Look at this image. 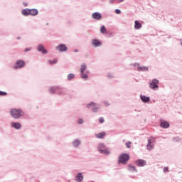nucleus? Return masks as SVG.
Wrapping results in <instances>:
<instances>
[{"instance_id": "nucleus-1", "label": "nucleus", "mask_w": 182, "mask_h": 182, "mask_svg": "<svg viewBox=\"0 0 182 182\" xmlns=\"http://www.w3.org/2000/svg\"><path fill=\"white\" fill-rule=\"evenodd\" d=\"M10 114L14 119H19L21 116H23L24 113L21 109H11Z\"/></svg>"}, {"instance_id": "nucleus-2", "label": "nucleus", "mask_w": 182, "mask_h": 182, "mask_svg": "<svg viewBox=\"0 0 182 182\" xmlns=\"http://www.w3.org/2000/svg\"><path fill=\"white\" fill-rule=\"evenodd\" d=\"M129 160H130V155L128 154H121L118 158V163L119 164H127Z\"/></svg>"}, {"instance_id": "nucleus-3", "label": "nucleus", "mask_w": 182, "mask_h": 182, "mask_svg": "<svg viewBox=\"0 0 182 182\" xmlns=\"http://www.w3.org/2000/svg\"><path fill=\"white\" fill-rule=\"evenodd\" d=\"M97 150L101 153V154H110V151L109 149H106V145L103 143H100L98 144Z\"/></svg>"}, {"instance_id": "nucleus-4", "label": "nucleus", "mask_w": 182, "mask_h": 182, "mask_svg": "<svg viewBox=\"0 0 182 182\" xmlns=\"http://www.w3.org/2000/svg\"><path fill=\"white\" fill-rule=\"evenodd\" d=\"M149 87L154 90H155V89H159V80H152V82L149 84Z\"/></svg>"}, {"instance_id": "nucleus-5", "label": "nucleus", "mask_w": 182, "mask_h": 182, "mask_svg": "<svg viewBox=\"0 0 182 182\" xmlns=\"http://www.w3.org/2000/svg\"><path fill=\"white\" fill-rule=\"evenodd\" d=\"M25 66V61L18 60L16 63V65L14 66V69H21Z\"/></svg>"}, {"instance_id": "nucleus-6", "label": "nucleus", "mask_w": 182, "mask_h": 182, "mask_svg": "<svg viewBox=\"0 0 182 182\" xmlns=\"http://www.w3.org/2000/svg\"><path fill=\"white\" fill-rule=\"evenodd\" d=\"M50 92L60 95V93H62V89L59 88L58 87H53L50 88Z\"/></svg>"}, {"instance_id": "nucleus-7", "label": "nucleus", "mask_w": 182, "mask_h": 182, "mask_svg": "<svg viewBox=\"0 0 182 182\" xmlns=\"http://www.w3.org/2000/svg\"><path fill=\"white\" fill-rule=\"evenodd\" d=\"M153 141V137H150L149 139H148V143L146 144V150H149L150 151V150H153V149H154L153 147V144H151Z\"/></svg>"}, {"instance_id": "nucleus-8", "label": "nucleus", "mask_w": 182, "mask_h": 182, "mask_svg": "<svg viewBox=\"0 0 182 182\" xmlns=\"http://www.w3.org/2000/svg\"><path fill=\"white\" fill-rule=\"evenodd\" d=\"M56 49L60 52H66V50H68V47H66V45L65 44H60L56 47Z\"/></svg>"}, {"instance_id": "nucleus-9", "label": "nucleus", "mask_w": 182, "mask_h": 182, "mask_svg": "<svg viewBox=\"0 0 182 182\" xmlns=\"http://www.w3.org/2000/svg\"><path fill=\"white\" fill-rule=\"evenodd\" d=\"M160 126L163 129H168L170 127V123L167 121L161 120Z\"/></svg>"}, {"instance_id": "nucleus-10", "label": "nucleus", "mask_w": 182, "mask_h": 182, "mask_svg": "<svg viewBox=\"0 0 182 182\" xmlns=\"http://www.w3.org/2000/svg\"><path fill=\"white\" fill-rule=\"evenodd\" d=\"M37 50H38V52H42L43 55H46V53H48V50L45 49V47H43V45H39L37 47Z\"/></svg>"}, {"instance_id": "nucleus-11", "label": "nucleus", "mask_w": 182, "mask_h": 182, "mask_svg": "<svg viewBox=\"0 0 182 182\" xmlns=\"http://www.w3.org/2000/svg\"><path fill=\"white\" fill-rule=\"evenodd\" d=\"M140 99L143 103H149L150 102V97H146V95H141Z\"/></svg>"}, {"instance_id": "nucleus-12", "label": "nucleus", "mask_w": 182, "mask_h": 182, "mask_svg": "<svg viewBox=\"0 0 182 182\" xmlns=\"http://www.w3.org/2000/svg\"><path fill=\"white\" fill-rule=\"evenodd\" d=\"M147 164V162L143 159H138L137 160V166L138 167H144Z\"/></svg>"}, {"instance_id": "nucleus-13", "label": "nucleus", "mask_w": 182, "mask_h": 182, "mask_svg": "<svg viewBox=\"0 0 182 182\" xmlns=\"http://www.w3.org/2000/svg\"><path fill=\"white\" fill-rule=\"evenodd\" d=\"M137 69L138 70H140L141 72H147L149 70V67L146 66H140V64H137Z\"/></svg>"}, {"instance_id": "nucleus-14", "label": "nucleus", "mask_w": 182, "mask_h": 182, "mask_svg": "<svg viewBox=\"0 0 182 182\" xmlns=\"http://www.w3.org/2000/svg\"><path fill=\"white\" fill-rule=\"evenodd\" d=\"M11 126L16 129H19L21 127V123L19 122H11Z\"/></svg>"}, {"instance_id": "nucleus-15", "label": "nucleus", "mask_w": 182, "mask_h": 182, "mask_svg": "<svg viewBox=\"0 0 182 182\" xmlns=\"http://www.w3.org/2000/svg\"><path fill=\"white\" fill-rule=\"evenodd\" d=\"M92 17L93 18V19H102V14H100V13L95 12L94 14H92Z\"/></svg>"}, {"instance_id": "nucleus-16", "label": "nucleus", "mask_w": 182, "mask_h": 182, "mask_svg": "<svg viewBox=\"0 0 182 182\" xmlns=\"http://www.w3.org/2000/svg\"><path fill=\"white\" fill-rule=\"evenodd\" d=\"M105 136H106V132H105L98 133V134H95V137L97 139H105Z\"/></svg>"}, {"instance_id": "nucleus-17", "label": "nucleus", "mask_w": 182, "mask_h": 182, "mask_svg": "<svg viewBox=\"0 0 182 182\" xmlns=\"http://www.w3.org/2000/svg\"><path fill=\"white\" fill-rule=\"evenodd\" d=\"M92 46L97 47V46H100V45H102V43L99 41V40L94 39L92 41Z\"/></svg>"}, {"instance_id": "nucleus-18", "label": "nucleus", "mask_w": 182, "mask_h": 182, "mask_svg": "<svg viewBox=\"0 0 182 182\" xmlns=\"http://www.w3.org/2000/svg\"><path fill=\"white\" fill-rule=\"evenodd\" d=\"M83 180V175H82V173H78L76 176H75V181H77V182H81Z\"/></svg>"}, {"instance_id": "nucleus-19", "label": "nucleus", "mask_w": 182, "mask_h": 182, "mask_svg": "<svg viewBox=\"0 0 182 182\" xmlns=\"http://www.w3.org/2000/svg\"><path fill=\"white\" fill-rule=\"evenodd\" d=\"M38 10L33 9H30V12L29 14L32 15L33 16H35L36 15H38Z\"/></svg>"}, {"instance_id": "nucleus-20", "label": "nucleus", "mask_w": 182, "mask_h": 182, "mask_svg": "<svg viewBox=\"0 0 182 182\" xmlns=\"http://www.w3.org/2000/svg\"><path fill=\"white\" fill-rule=\"evenodd\" d=\"M29 12H30V9H26L22 10L21 14H22V15H24V16H28V15H30Z\"/></svg>"}, {"instance_id": "nucleus-21", "label": "nucleus", "mask_w": 182, "mask_h": 182, "mask_svg": "<svg viewBox=\"0 0 182 182\" xmlns=\"http://www.w3.org/2000/svg\"><path fill=\"white\" fill-rule=\"evenodd\" d=\"M128 170H129V171H131L132 173H133V171H136V167H134L132 165H129Z\"/></svg>"}, {"instance_id": "nucleus-22", "label": "nucleus", "mask_w": 182, "mask_h": 182, "mask_svg": "<svg viewBox=\"0 0 182 182\" xmlns=\"http://www.w3.org/2000/svg\"><path fill=\"white\" fill-rule=\"evenodd\" d=\"M100 32L101 33H107V30H106V27H105V26H101Z\"/></svg>"}, {"instance_id": "nucleus-23", "label": "nucleus", "mask_w": 182, "mask_h": 182, "mask_svg": "<svg viewBox=\"0 0 182 182\" xmlns=\"http://www.w3.org/2000/svg\"><path fill=\"white\" fill-rule=\"evenodd\" d=\"M86 68H87L86 64H82L81 65L80 73H83L85 72V70H86Z\"/></svg>"}, {"instance_id": "nucleus-24", "label": "nucleus", "mask_w": 182, "mask_h": 182, "mask_svg": "<svg viewBox=\"0 0 182 182\" xmlns=\"http://www.w3.org/2000/svg\"><path fill=\"white\" fill-rule=\"evenodd\" d=\"M79 144H80V141L76 139L73 141V146H75V147H77Z\"/></svg>"}, {"instance_id": "nucleus-25", "label": "nucleus", "mask_w": 182, "mask_h": 182, "mask_svg": "<svg viewBox=\"0 0 182 182\" xmlns=\"http://www.w3.org/2000/svg\"><path fill=\"white\" fill-rule=\"evenodd\" d=\"M87 109H90V107H95V102H90V104L87 105Z\"/></svg>"}, {"instance_id": "nucleus-26", "label": "nucleus", "mask_w": 182, "mask_h": 182, "mask_svg": "<svg viewBox=\"0 0 182 182\" xmlns=\"http://www.w3.org/2000/svg\"><path fill=\"white\" fill-rule=\"evenodd\" d=\"M74 77H75V75H73V74H69L68 75V80H72V79H73Z\"/></svg>"}, {"instance_id": "nucleus-27", "label": "nucleus", "mask_w": 182, "mask_h": 182, "mask_svg": "<svg viewBox=\"0 0 182 182\" xmlns=\"http://www.w3.org/2000/svg\"><path fill=\"white\" fill-rule=\"evenodd\" d=\"M82 79H87V74H85V73H81Z\"/></svg>"}, {"instance_id": "nucleus-28", "label": "nucleus", "mask_w": 182, "mask_h": 182, "mask_svg": "<svg viewBox=\"0 0 182 182\" xmlns=\"http://www.w3.org/2000/svg\"><path fill=\"white\" fill-rule=\"evenodd\" d=\"M173 141H174V143H176V141H180V138L178 136H176L173 139Z\"/></svg>"}, {"instance_id": "nucleus-29", "label": "nucleus", "mask_w": 182, "mask_h": 182, "mask_svg": "<svg viewBox=\"0 0 182 182\" xmlns=\"http://www.w3.org/2000/svg\"><path fill=\"white\" fill-rule=\"evenodd\" d=\"M6 95H8V93L6 92L0 91V96H6Z\"/></svg>"}, {"instance_id": "nucleus-30", "label": "nucleus", "mask_w": 182, "mask_h": 182, "mask_svg": "<svg viewBox=\"0 0 182 182\" xmlns=\"http://www.w3.org/2000/svg\"><path fill=\"white\" fill-rule=\"evenodd\" d=\"M49 63L50 65H53V63H58V60L55 59V60H53V61L50 60Z\"/></svg>"}, {"instance_id": "nucleus-31", "label": "nucleus", "mask_w": 182, "mask_h": 182, "mask_svg": "<svg viewBox=\"0 0 182 182\" xmlns=\"http://www.w3.org/2000/svg\"><path fill=\"white\" fill-rule=\"evenodd\" d=\"M130 144H132V142L131 141H129L127 143H126V146L128 148V149H130L132 146H130Z\"/></svg>"}, {"instance_id": "nucleus-32", "label": "nucleus", "mask_w": 182, "mask_h": 182, "mask_svg": "<svg viewBox=\"0 0 182 182\" xmlns=\"http://www.w3.org/2000/svg\"><path fill=\"white\" fill-rule=\"evenodd\" d=\"M99 122H100V123H104V122H105V119H104L103 117H100V118L99 119Z\"/></svg>"}, {"instance_id": "nucleus-33", "label": "nucleus", "mask_w": 182, "mask_h": 182, "mask_svg": "<svg viewBox=\"0 0 182 182\" xmlns=\"http://www.w3.org/2000/svg\"><path fill=\"white\" fill-rule=\"evenodd\" d=\"M140 28H141V24L140 22L137 21V29H140Z\"/></svg>"}, {"instance_id": "nucleus-34", "label": "nucleus", "mask_w": 182, "mask_h": 182, "mask_svg": "<svg viewBox=\"0 0 182 182\" xmlns=\"http://www.w3.org/2000/svg\"><path fill=\"white\" fill-rule=\"evenodd\" d=\"M92 112H93L94 113H96V112H97V107H94V108H92Z\"/></svg>"}, {"instance_id": "nucleus-35", "label": "nucleus", "mask_w": 182, "mask_h": 182, "mask_svg": "<svg viewBox=\"0 0 182 182\" xmlns=\"http://www.w3.org/2000/svg\"><path fill=\"white\" fill-rule=\"evenodd\" d=\"M166 171H168V167H164V173H166Z\"/></svg>"}, {"instance_id": "nucleus-36", "label": "nucleus", "mask_w": 182, "mask_h": 182, "mask_svg": "<svg viewBox=\"0 0 182 182\" xmlns=\"http://www.w3.org/2000/svg\"><path fill=\"white\" fill-rule=\"evenodd\" d=\"M121 11L120 10H119V9H116L115 10V14H121Z\"/></svg>"}, {"instance_id": "nucleus-37", "label": "nucleus", "mask_w": 182, "mask_h": 182, "mask_svg": "<svg viewBox=\"0 0 182 182\" xmlns=\"http://www.w3.org/2000/svg\"><path fill=\"white\" fill-rule=\"evenodd\" d=\"M82 123H83V119H79L78 120V124H82Z\"/></svg>"}, {"instance_id": "nucleus-38", "label": "nucleus", "mask_w": 182, "mask_h": 182, "mask_svg": "<svg viewBox=\"0 0 182 182\" xmlns=\"http://www.w3.org/2000/svg\"><path fill=\"white\" fill-rule=\"evenodd\" d=\"M134 28H135V29H137V20L135 21Z\"/></svg>"}, {"instance_id": "nucleus-39", "label": "nucleus", "mask_w": 182, "mask_h": 182, "mask_svg": "<svg viewBox=\"0 0 182 182\" xmlns=\"http://www.w3.org/2000/svg\"><path fill=\"white\" fill-rule=\"evenodd\" d=\"M29 50H31V48H26L25 49V52H29Z\"/></svg>"}, {"instance_id": "nucleus-40", "label": "nucleus", "mask_w": 182, "mask_h": 182, "mask_svg": "<svg viewBox=\"0 0 182 182\" xmlns=\"http://www.w3.org/2000/svg\"><path fill=\"white\" fill-rule=\"evenodd\" d=\"M74 52H75V53H76V52H79V50L75 49V50H74Z\"/></svg>"}, {"instance_id": "nucleus-41", "label": "nucleus", "mask_w": 182, "mask_h": 182, "mask_svg": "<svg viewBox=\"0 0 182 182\" xmlns=\"http://www.w3.org/2000/svg\"><path fill=\"white\" fill-rule=\"evenodd\" d=\"M24 5H25V6H26V5H27V4H25Z\"/></svg>"}]
</instances>
